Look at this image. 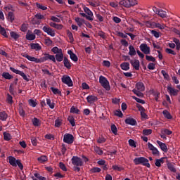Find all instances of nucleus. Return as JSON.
<instances>
[{
    "instance_id": "obj_1",
    "label": "nucleus",
    "mask_w": 180,
    "mask_h": 180,
    "mask_svg": "<svg viewBox=\"0 0 180 180\" xmlns=\"http://www.w3.org/2000/svg\"><path fill=\"white\" fill-rule=\"evenodd\" d=\"M134 163L135 165H143V167H147V168H150V167L148 159L144 157L136 158L134 159Z\"/></svg>"
},
{
    "instance_id": "obj_2",
    "label": "nucleus",
    "mask_w": 180,
    "mask_h": 180,
    "mask_svg": "<svg viewBox=\"0 0 180 180\" xmlns=\"http://www.w3.org/2000/svg\"><path fill=\"white\" fill-rule=\"evenodd\" d=\"M8 162L12 167H18L20 169H23V165L20 162V160H16L13 156H8Z\"/></svg>"
},
{
    "instance_id": "obj_3",
    "label": "nucleus",
    "mask_w": 180,
    "mask_h": 180,
    "mask_svg": "<svg viewBox=\"0 0 180 180\" xmlns=\"http://www.w3.org/2000/svg\"><path fill=\"white\" fill-rule=\"evenodd\" d=\"M119 5L122 8H131V6H136L137 5V0H121L119 2Z\"/></svg>"
},
{
    "instance_id": "obj_4",
    "label": "nucleus",
    "mask_w": 180,
    "mask_h": 180,
    "mask_svg": "<svg viewBox=\"0 0 180 180\" xmlns=\"http://www.w3.org/2000/svg\"><path fill=\"white\" fill-rule=\"evenodd\" d=\"M99 82L103 88H105L106 91H110V84H109V81L106 77L103 76H100Z\"/></svg>"
},
{
    "instance_id": "obj_5",
    "label": "nucleus",
    "mask_w": 180,
    "mask_h": 180,
    "mask_svg": "<svg viewBox=\"0 0 180 180\" xmlns=\"http://www.w3.org/2000/svg\"><path fill=\"white\" fill-rule=\"evenodd\" d=\"M10 70L11 71H12V72H14V74H18V75H20V77H22L23 79H25V81H27V82H29V81H30V79L27 77V76L26 75V74H25V72L19 70H16L15 69V68H13V67H10Z\"/></svg>"
},
{
    "instance_id": "obj_6",
    "label": "nucleus",
    "mask_w": 180,
    "mask_h": 180,
    "mask_svg": "<svg viewBox=\"0 0 180 180\" xmlns=\"http://www.w3.org/2000/svg\"><path fill=\"white\" fill-rule=\"evenodd\" d=\"M72 164L75 165V167H82L84 162H82V159L78 158V156H73L72 158Z\"/></svg>"
},
{
    "instance_id": "obj_7",
    "label": "nucleus",
    "mask_w": 180,
    "mask_h": 180,
    "mask_svg": "<svg viewBox=\"0 0 180 180\" xmlns=\"http://www.w3.org/2000/svg\"><path fill=\"white\" fill-rule=\"evenodd\" d=\"M61 81L63 84H65V85H68V86H72V80L71 79V77L67 75H64L62 76Z\"/></svg>"
},
{
    "instance_id": "obj_8",
    "label": "nucleus",
    "mask_w": 180,
    "mask_h": 180,
    "mask_svg": "<svg viewBox=\"0 0 180 180\" xmlns=\"http://www.w3.org/2000/svg\"><path fill=\"white\" fill-rule=\"evenodd\" d=\"M153 11L156 15H158L162 19L167 18V12L164 11L163 10H160L157 7H153Z\"/></svg>"
},
{
    "instance_id": "obj_9",
    "label": "nucleus",
    "mask_w": 180,
    "mask_h": 180,
    "mask_svg": "<svg viewBox=\"0 0 180 180\" xmlns=\"http://www.w3.org/2000/svg\"><path fill=\"white\" fill-rule=\"evenodd\" d=\"M63 141L67 144H72L74 143V136L70 134H66L63 136Z\"/></svg>"
},
{
    "instance_id": "obj_10",
    "label": "nucleus",
    "mask_w": 180,
    "mask_h": 180,
    "mask_svg": "<svg viewBox=\"0 0 180 180\" xmlns=\"http://www.w3.org/2000/svg\"><path fill=\"white\" fill-rule=\"evenodd\" d=\"M42 30L49 34V36H51V37H54L56 36V32L52 28H50L49 25H45L43 27Z\"/></svg>"
},
{
    "instance_id": "obj_11",
    "label": "nucleus",
    "mask_w": 180,
    "mask_h": 180,
    "mask_svg": "<svg viewBox=\"0 0 180 180\" xmlns=\"http://www.w3.org/2000/svg\"><path fill=\"white\" fill-rule=\"evenodd\" d=\"M83 9L85 12V13H86L87 15V20H90L91 22H92V20H94V13H92V11L89 9V8L86 7V6H84Z\"/></svg>"
},
{
    "instance_id": "obj_12",
    "label": "nucleus",
    "mask_w": 180,
    "mask_h": 180,
    "mask_svg": "<svg viewBox=\"0 0 180 180\" xmlns=\"http://www.w3.org/2000/svg\"><path fill=\"white\" fill-rule=\"evenodd\" d=\"M148 148L152 151V154L153 155H160V151H158V149L153 146L150 142L148 143Z\"/></svg>"
},
{
    "instance_id": "obj_13",
    "label": "nucleus",
    "mask_w": 180,
    "mask_h": 180,
    "mask_svg": "<svg viewBox=\"0 0 180 180\" xmlns=\"http://www.w3.org/2000/svg\"><path fill=\"white\" fill-rule=\"evenodd\" d=\"M136 108H138L139 111L141 113V116L143 119H147L148 117L146 113V109L140 104H136Z\"/></svg>"
},
{
    "instance_id": "obj_14",
    "label": "nucleus",
    "mask_w": 180,
    "mask_h": 180,
    "mask_svg": "<svg viewBox=\"0 0 180 180\" xmlns=\"http://www.w3.org/2000/svg\"><path fill=\"white\" fill-rule=\"evenodd\" d=\"M139 47L142 53H143L144 54H150V46H148L147 44H141Z\"/></svg>"
},
{
    "instance_id": "obj_15",
    "label": "nucleus",
    "mask_w": 180,
    "mask_h": 180,
    "mask_svg": "<svg viewBox=\"0 0 180 180\" xmlns=\"http://www.w3.org/2000/svg\"><path fill=\"white\" fill-rule=\"evenodd\" d=\"M131 65L136 70V71H139L140 70V61L136 59L131 60H130Z\"/></svg>"
},
{
    "instance_id": "obj_16",
    "label": "nucleus",
    "mask_w": 180,
    "mask_h": 180,
    "mask_svg": "<svg viewBox=\"0 0 180 180\" xmlns=\"http://www.w3.org/2000/svg\"><path fill=\"white\" fill-rule=\"evenodd\" d=\"M156 143L159 146V147L162 150V151H163V153L168 152V148L167 147V144H165V143H162L160 141H157Z\"/></svg>"
},
{
    "instance_id": "obj_17",
    "label": "nucleus",
    "mask_w": 180,
    "mask_h": 180,
    "mask_svg": "<svg viewBox=\"0 0 180 180\" xmlns=\"http://www.w3.org/2000/svg\"><path fill=\"white\" fill-rule=\"evenodd\" d=\"M22 57L27 58L29 61H32L33 63H40V59L36 58L32 56H29L27 53L23 54Z\"/></svg>"
},
{
    "instance_id": "obj_18",
    "label": "nucleus",
    "mask_w": 180,
    "mask_h": 180,
    "mask_svg": "<svg viewBox=\"0 0 180 180\" xmlns=\"http://www.w3.org/2000/svg\"><path fill=\"white\" fill-rule=\"evenodd\" d=\"M25 37L27 40L33 41L36 39V34H34L31 30H28Z\"/></svg>"
},
{
    "instance_id": "obj_19",
    "label": "nucleus",
    "mask_w": 180,
    "mask_h": 180,
    "mask_svg": "<svg viewBox=\"0 0 180 180\" xmlns=\"http://www.w3.org/2000/svg\"><path fill=\"white\" fill-rule=\"evenodd\" d=\"M167 91L171 96H176L178 95L179 91L172 88L171 86H167Z\"/></svg>"
},
{
    "instance_id": "obj_20",
    "label": "nucleus",
    "mask_w": 180,
    "mask_h": 180,
    "mask_svg": "<svg viewBox=\"0 0 180 180\" xmlns=\"http://www.w3.org/2000/svg\"><path fill=\"white\" fill-rule=\"evenodd\" d=\"M68 54H69L72 61H74L75 63H77V61H78V56H77V55H75V53H74L71 50L68 51Z\"/></svg>"
},
{
    "instance_id": "obj_21",
    "label": "nucleus",
    "mask_w": 180,
    "mask_h": 180,
    "mask_svg": "<svg viewBox=\"0 0 180 180\" xmlns=\"http://www.w3.org/2000/svg\"><path fill=\"white\" fill-rule=\"evenodd\" d=\"M136 88L138 91H141V92H144V91H146V86H144V83L141 82L136 84Z\"/></svg>"
},
{
    "instance_id": "obj_22",
    "label": "nucleus",
    "mask_w": 180,
    "mask_h": 180,
    "mask_svg": "<svg viewBox=\"0 0 180 180\" xmlns=\"http://www.w3.org/2000/svg\"><path fill=\"white\" fill-rule=\"evenodd\" d=\"M30 49L31 50H34L35 51H40V50H41V46L37 43H32L30 44Z\"/></svg>"
},
{
    "instance_id": "obj_23",
    "label": "nucleus",
    "mask_w": 180,
    "mask_h": 180,
    "mask_svg": "<svg viewBox=\"0 0 180 180\" xmlns=\"http://www.w3.org/2000/svg\"><path fill=\"white\" fill-rule=\"evenodd\" d=\"M75 20L77 25L79 26V27H81L84 25V23H85V19L81 18L79 17H76L75 18Z\"/></svg>"
},
{
    "instance_id": "obj_24",
    "label": "nucleus",
    "mask_w": 180,
    "mask_h": 180,
    "mask_svg": "<svg viewBox=\"0 0 180 180\" xmlns=\"http://www.w3.org/2000/svg\"><path fill=\"white\" fill-rule=\"evenodd\" d=\"M126 124H130L131 126H136L137 122L133 118H127L125 120Z\"/></svg>"
},
{
    "instance_id": "obj_25",
    "label": "nucleus",
    "mask_w": 180,
    "mask_h": 180,
    "mask_svg": "<svg viewBox=\"0 0 180 180\" xmlns=\"http://www.w3.org/2000/svg\"><path fill=\"white\" fill-rule=\"evenodd\" d=\"M120 67L124 71H129V70H130V64L127 62L121 63Z\"/></svg>"
},
{
    "instance_id": "obj_26",
    "label": "nucleus",
    "mask_w": 180,
    "mask_h": 180,
    "mask_svg": "<svg viewBox=\"0 0 180 180\" xmlns=\"http://www.w3.org/2000/svg\"><path fill=\"white\" fill-rule=\"evenodd\" d=\"M55 60H56V61H58V63H61V61L64 60V53H63V52H60V53H57L55 56Z\"/></svg>"
},
{
    "instance_id": "obj_27",
    "label": "nucleus",
    "mask_w": 180,
    "mask_h": 180,
    "mask_svg": "<svg viewBox=\"0 0 180 180\" xmlns=\"http://www.w3.org/2000/svg\"><path fill=\"white\" fill-rule=\"evenodd\" d=\"M86 99L89 103H94V102H96V101H98V97L96 96H89L86 97Z\"/></svg>"
},
{
    "instance_id": "obj_28",
    "label": "nucleus",
    "mask_w": 180,
    "mask_h": 180,
    "mask_svg": "<svg viewBox=\"0 0 180 180\" xmlns=\"http://www.w3.org/2000/svg\"><path fill=\"white\" fill-rule=\"evenodd\" d=\"M129 55L131 56V57H133V56H136V49H134V46H133V45H129Z\"/></svg>"
},
{
    "instance_id": "obj_29",
    "label": "nucleus",
    "mask_w": 180,
    "mask_h": 180,
    "mask_svg": "<svg viewBox=\"0 0 180 180\" xmlns=\"http://www.w3.org/2000/svg\"><path fill=\"white\" fill-rule=\"evenodd\" d=\"M63 64L64 66L68 68V70H70V68H71V62H70V60H68V58H67L66 57L63 58Z\"/></svg>"
},
{
    "instance_id": "obj_30",
    "label": "nucleus",
    "mask_w": 180,
    "mask_h": 180,
    "mask_svg": "<svg viewBox=\"0 0 180 180\" xmlns=\"http://www.w3.org/2000/svg\"><path fill=\"white\" fill-rule=\"evenodd\" d=\"M51 51H52V53H53V54L57 55V54H60V53H63V49H59L57 46H55L51 49Z\"/></svg>"
},
{
    "instance_id": "obj_31",
    "label": "nucleus",
    "mask_w": 180,
    "mask_h": 180,
    "mask_svg": "<svg viewBox=\"0 0 180 180\" xmlns=\"http://www.w3.org/2000/svg\"><path fill=\"white\" fill-rule=\"evenodd\" d=\"M8 119V114L5 111L0 112V120L5 122Z\"/></svg>"
},
{
    "instance_id": "obj_32",
    "label": "nucleus",
    "mask_w": 180,
    "mask_h": 180,
    "mask_svg": "<svg viewBox=\"0 0 180 180\" xmlns=\"http://www.w3.org/2000/svg\"><path fill=\"white\" fill-rule=\"evenodd\" d=\"M161 164H164V158H161L160 159H156L155 160V165L156 167H161Z\"/></svg>"
},
{
    "instance_id": "obj_33",
    "label": "nucleus",
    "mask_w": 180,
    "mask_h": 180,
    "mask_svg": "<svg viewBox=\"0 0 180 180\" xmlns=\"http://www.w3.org/2000/svg\"><path fill=\"white\" fill-rule=\"evenodd\" d=\"M2 77L5 79H12L13 78V76H12L9 72H4L2 73Z\"/></svg>"
},
{
    "instance_id": "obj_34",
    "label": "nucleus",
    "mask_w": 180,
    "mask_h": 180,
    "mask_svg": "<svg viewBox=\"0 0 180 180\" xmlns=\"http://www.w3.org/2000/svg\"><path fill=\"white\" fill-rule=\"evenodd\" d=\"M47 160H48V158H47V156H46V155H41L37 158V160L41 164H44V162H46L47 161Z\"/></svg>"
},
{
    "instance_id": "obj_35",
    "label": "nucleus",
    "mask_w": 180,
    "mask_h": 180,
    "mask_svg": "<svg viewBox=\"0 0 180 180\" xmlns=\"http://www.w3.org/2000/svg\"><path fill=\"white\" fill-rule=\"evenodd\" d=\"M155 25H156V22H150V21H147L146 22V26L147 27H150L151 29H154L155 27Z\"/></svg>"
},
{
    "instance_id": "obj_36",
    "label": "nucleus",
    "mask_w": 180,
    "mask_h": 180,
    "mask_svg": "<svg viewBox=\"0 0 180 180\" xmlns=\"http://www.w3.org/2000/svg\"><path fill=\"white\" fill-rule=\"evenodd\" d=\"M162 114L166 119H172V115H171V113H169L168 110H163Z\"/></svg>"
},
{
    "instance_id": "obj_37",
    "label": "nucleus",
    "mask_w": 180,
    "mask_h": 180,
    "mask_svg": "<svg viewBox=\"0 0 180 180\" xmlns=\"http://www.w3.org/2000/svg\"><path fill=\"white\" fill-rule=\"evenodd\" d=\"M155 27H157L158 29H160V30H164V29L167 27V25L164 23L156 22Z\"/></svg>"
},
{
    "instance_id": "obj_38",
    "label": "nucleus",
    "mask_w": 180,
    "mask_h": 180,
    "mask_svg": "<svg viewBox=\"0 0 180 180\" xmlns=\"http://www.w3.org/2000/svg\"><path fill=\"white\" fill-rule=\"evenodd\" d=\"M51 90L53 92V95H60L61 96V91L57 88L51 87Z\"/></svg>"
},
{
    "instance_id": "obj_39",
    "label": "nucleus",
    "mask_w": 180,
    "mask_h": 180,
    "mask_svg": "<svg viewBox=\"0 0 180 180\" xmlns=\"http://www.w3.org/2000/svg\"><path fill=\"white\" fill-rule=\"evenodd\" d=\"M97 143L98 144H103V143H106V138L103 136H101L97 139Z\"/></svg>"
},
{
    "instance_id": "obj_40",
    "label": "nucleus",
    "mask_w": 180,
    "mask_h": 180,
    "mask_svg": "<svg viewBox=\"0 0 180 180\" xmlns=\"http://www.w3.org/2000/svg\"><path fill=\"white\" fill-rule=\"evenodd\" d=\"M132 92H134V94H135V95H136V96H139V98H143V96H144V94H143V93H141V91L140 90H137V89H133Z\"/></svg>"
},
{
    "instance_id": "obj_41",
    "label": "nucleus",
    "mask_w": 180,
    "mask_h": 180,
    "mask_svg": "<svg viewBox=\"0 0 180 180\" xmlns=\"http://www.w3.org/2000/svg\"><path fill=\"white\" fill-rule=\"evenodd\" d=\"M7 19L10 20V22H13L15 20V14H13V12H9L8 13Z\"/></svg>"
},
{
    "instance_id": "obj_42",
    "label": "nucleus",
    "mask_w": 180,
    "mask_h": 180,
    "mask_svg": "<svg viewBox=\"0 0 180 180\" xmlns=\"http://www.w3.org/2000/svg\"><path fill=\"white\" fill-rule=\"evenodd\" d=\"M162 134H167V136H171L172 134V131L168 129H163L161 130Z\"/></svg>"
},
{
    "instance_id": "obj_43",
    "label": "nucleus",
    "mask_w": 180,
    "mask_h": 180,
    "mask_svg": "<svg viewBox=\"0 0 180 180\" xmlns=\"http://www.w3.org/2000/svg\"><path fill=\"white\" fill-rule=\"evenodd\" d=\"M68 120L70 123L71 126H72V127H74V126H75V119H74V117L69 116L68 117Z\"/></svg>"
},
{
    "instance_id": "obj_44",
    "label": "nucleus",
    "mask_w": 180,
    "mask_h": 180,
    "mask_svg": "<svg viewBox=\"0 0 180 180\" xmlns=\"http://www.w3.org/2000/svg\"><path fill=\"white\" fill-rule=\"evenodd\" d=\"M0 34L4 37H8V34H6V30L1 25H0Z\"/></svg>"
},
{
    "instance_id": "obj_45",
    "label": "nucleus",
    "mask_w": 180,
    "mask_h": 180,
    "mask_svg": "<svg viewBox=\"0 0 180 180\" xmlns=\"http://www.w3.org/2000/svg\"><path fill=\"white\" fill-rule=\"evenodd\" d=\"M49 57H50V54L45 53L44 57L39 58L40 63H44V61H47V60H49Z\"/></svg>"
},
{
    "instance_id": "obj_46",
    "label": "nucleus",
    "mask_w": 180,
    "mask_h": 180,
    "mask_svg": "<svg viewBox=\"0 0 180 180\" xmlns=\"http://www.w3.org/2000/svg\"><path fill=\"white\" fill-rule=\"evenodd\" d=\"M46 104L51 109H54L55 104L54 103H51V100L50 98H46Z\"/></svg>"
},
{
    "instance_id": "obj_47",
    "label": "nucleus",
    "mask_w": 180,
    "mask_h": 180,
    "mask_svg": "<svg viewBox=\"0 0 180 180\" xmlns=\"http://www.w3.org/2000/svg\"><path fill=\"white\" fill-rule=\"evenodd\" d=\"M10 36L12 37V39H14V40H18L19 39L20 36L17 32H10Z\"/></svg>"
},
{
    "instance_id": "obj_48",
    "label": "nucleus",
    "mask_w": 180,
    "mask_h": 180,
    "mask_svg": "<svg viewBox=\"0 0 180 180\" xmlns=\"http://www.w3.org/2000/svg\"><path fill=\"white\" fill-rule=\"evenodd\" d=\"M94 151L96 153V154H98V155H102V154H103V150H102V149L98 146H94Z\"/></svg>"
},
{
    "instance_id": "obj_49",
    "label": "nucleus",
    "mask_w": 180,
    "mask_h": 180,
    "mask_svg": "<svg viewBox=\"0 0 180 180\" xmlns=\"http://www.w3.org/2000/svg\"><path fill=\"white\" fill-rule=\"evenodd\" d=\"M70 113H75L76 115H79V110L75 106L71 107Z\"/></svg>"
},
{
    "instance_id": "obj_50",
    "label": "nucleus",
    "mask_w": 180,
    "mask_h": 180,
    "mask_svg": "<svg viewBox=\"0 0 180 180\" xmlns=\"http://www.w3.org/2000/svg\"><path fill=\"white\" fill-rule=\"evenodd\" d=\"M142 133L144 136H150L153 133V129H143Z\"/></svg>"
},
{
    "instance_id": "obj_51",
    "label": "nucleus",
    "mask_w": 180,
    "mask_h": 180,
    "mask_svg": "<svg viewBox=\"0 0 180 180\" xmlns=\"http://www.w3.org/2000/svg\"><path fill=\"white\" fill-rule=\"evenodd\" d=\"M32 122L34 126H37V127L40 126V120L39 119L34 118V119H32Z\"/></svg>"
},
{
    "instance_id": "obj_52",
    "label": "nucleus",
    "mask_w": 180,
    "mask_h": 180,
    "mask_svg": "<svg viewBox=\"0 0 180 180\" xmlns=\"http://www.w3.org/2000/svg\"><path fill=\"white\" fill-rule=\"evenodd\" d=\"M11 136L9 133L7 132H4V140H6L7 141H9V140H11Z\"/></svg>"
},
{
    "instance_id": "obj_53",
    "label": "nucleus",
    "mask_w": 180,
    "mask_h": 180,
    "mask_svg": "<svg viewBox=\"0 0 180 180\" xmlns=\"http://www.w3.org/2000/svg\"><path fill=\"white\" fill-rule=\"evenodd\" d=\"M132 98L138 103H141L142 105H144L146 103V101L143 99H140L134 96H132Z\"/></svg>"
},
{
    "instance_id": "obj_54",
    "label": "nucleus",
    "mask_w": 180,
    "mask_h": 180,
    "mask_svg": "<svg viewBox=\"0 0 180 180\" xmlns=\"http://www.w3.org/2000/svg\"><path fill=\"white\" fill-rule=\"evenodd\" d=\"M36 5H37V7L39 9H41V11H46V10H47V6H44L43 4H39V3H37Z\"/></svg>"
},
{
    "instance_id": "obj_55",
    "label": "nucleus",
    "mask_w": 180,
    "mask_h": 180,
    "mask_svg": "<svg viewBox=\"0 0 180 180\" xmlns=\"http://www.w3.org/2000/svg\"><path fill=\"white\" fill-rule=\"evenodd\" d=\"M34 176H35V178H37V179L46 180V177L41 176L39 173H34Z\"/></svg>"
},
{
    "instance_id": "obj_56",
    "label": "nucleus",
    "mask_w": 180,
    "mask_h": 180,
    "mask_svg": "<svg viewBox=\"0 0 180 180\" xmlns=\"http://www.w3.org/2000/svg\"><path fill=\"white\" fill-rule=\"evenodd\" d=\"M173 41H174V43H175L176 46V49L179 50V49H180V41H179V39H178L176 38H174L173 39Z\"/></svg>"
},
{
    "instance_id": "obj_57",
    "label": "nucleus",
    "mask_w": 180,
    "mask_h": 180,
    "mask_svg": "<svg viewBox=\"0 0 180 180\" xmlns=\"http://www.w3.org/2000/svg\"><path fill=\"white\" fill-rule=\"evenodd\" d=\"M111 131L116 136L117 134V128L116 127V125L112 124L111 125Z\"/></svg>"
},
{
    "instance_id": "obj_58",
    "label": "nucleus",
    "mask_w": 180,
    "mask_h": 180,
    "mask_svg": "<svg viewBox=\"0 0 180 180\" xmlns=\"http://www.w3.org/2000/svg\"><path fill=\"white\" fill-rule=\"evenodd\" d=\"M89 4L91 6H93V8H96L97 6H99V3L98 1H89Z\"/></svg>"
},
{
    "instance_id": "obj_59",
    "label": "nucleus",
    "mask_w": 180,
    "mask_h": 180,
    "mask_svg": "<svg viewBox=\"0 0 180 180\" xmlns=\"http://www.w3.org/2000/svg\"><path fill=\"white\" fill-rule=\"evenodd\" d=\"M128 143H129L130 147H134V148H136V141H134V140H133V139H129V140L128 141Z\"/></svg>"
},
{
    "instance_id": "obj_60",
    "label": "nucleus",
    "mask_w": 180,
    "mask_h": 180,
    "mask_svg": "<svg viewBox=\"0 0 180 180\" xmlns=\"http://www.w3.org/2000/svg\"><path fill=\"white\" fill-rule=\"evenodd\" d=\"M6 101H7L8 103H10L11 105H12V103H13V97H12V96H11V94H7Z\"/></svg>"
},
{
    "instance_id": "obj_61",
    "label": "nucleus",
    "mask_w": 180,
    "mask_h": 180,
    "mask_svg": "<svg viewBox=\"0 0 180 180\" xmlns=\"http://www.w3.org/2000/svg\"><path fill=\"white\" fill-rule=\"evenodd\" d=\"M151 34H153V36H154V37H155L156 39H158V37H160V32L155 31V30H151L150 31Z\"/></svg>"
},
{
    "instance_id": "obj_62",
    "label": "nucleus",
    "mask_w": 180,
    "mask_h": 180,
    "mask_svg": "<svg viewBox=\"0 0 180 180\" xmlns=\"http://www.w3.org/2000/svg\"><path fill=\"white\" fill-rule=\"evenodd\" d=\"M146 58L147 61H151L152 63H155V58L151 56H146Z\"/></svg>"
},
{
    "instance_id": "obj_63",
    "label": "nucleus",
    "mask_w": 180,
    "mask_h": 180,
    "mask_svg": "<svg viewBox=\"0 0 180 180\" xmlns=\"http://www.w3.org/2000/svg\"><path fill=\"white\" fill-rule=\"evenodd\" d=\"M63 124V122H61V120L57 119L55 121V127H60Z\"/></svg>"
},
{
    "instance_id": "obj_64",
    "label": "nucleus",
    "mask_w": 180,
    "mask_h": 180,
    "mask_svg": "<svg viewBox=\"0 0 180 180\" xmlns=\"http://www.w3.org/2000/svg\"><path fill=\"white\" fill-rule=\"evenodd\" d=\"M90 171L92 172V174H95L96 172H101V169L99 167H94L91 169Z\"/></svg>"
}]
</instances>
